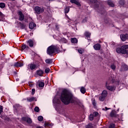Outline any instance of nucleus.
Instances as JSON below:
<instances>
[{"mask_svg": "<svg viewBox=\"0 0 128 128\" xmlns=\"http://www.w3.org/2000/svg\"><path fill=\"white\" fill-rule=\"evenodd\" d=\"M72 94L64 90L62 92L60 100L64 104H68L70 102H72Z\"/></svg>", "mask_w": 128, "mask_h": 128, "instance_id": "1", "label": "nucleus"}, {"mask_svg": "<svg viewBox=\"0 0 128 128\" xmlns=\"http://www.w3.org/2000/svg\"><path fill=\"white\" fill-rule=\"evenodd\" d=\"M60 95H58V94H57L53 99V104L56 110L58 112L59 114H63L64 108L62 104H60Z\"/></svg>", "mask_w": 128, "mask_h": 128, "instance_id": "2", "label": "nucleus"}, {"mask_svg": "<svg viewBox=\"0 0 128 128\" xmlns=\"http://www.w3.org/2000/svg\"><path fill=\"white\" fill-rule=\"evenodd\" d=\"M116 84V86H118L120 84V82L118 81H114V79L112 80V78H110L106 82V86L107 89L108 90H110V92H114L116 90V86H110V84Z\"/></svg>", "mask_w": 128, "mask_h": 128, "instance_id": "3", "label": "nucleus"}, {"mask_svg": "<svg viewBox=\"0 0 128 128\" xmlns=\"http://www.w3.org/2000/svg\"><path fill=\"white\" fill-rule=\"evenodd\" d=\"M60 46H58L56 45H52L49 46L47 49V54H49V56H52L54 54H56L58 52L60 51Z\"/></svg>", "mask_w": 128, "mask_h": 128, "instance_id": "4", "label": "nucleus"}, {"mask_svg": "<svg viewBox=\"0 0 128 128\" xmlns=\"http://www.w3.org/2000/svg\"><path fill=\"white\" fill-rule=\"evenodd\" d=\"M106 96H108V92L106 90H103L102 96H100V100L104 102V98H106Z\"/></svg>", "mask_w": 128, "mask_h": 128, "instance_id": "5", "label": "nucleus"}, {"mask_svg": "<svg viewBox=\"0 0 128 128\" xmlns=\"http://www.w3.org/2000/svg\"><path fill=\"white\" fill-rule=\"evenodd\" d=\"M90 2L94 4V9L96 10L98 12H100V10L98 9V0H89Z\"/></svg>", "mask_w": 128, "mask_h": 128, "instance_id": "6", "label": "nucleus"}, {"mask_svg": "<svg viewBox=\"0 0 128 128\" xmlns=\"http://www.w3.org/2000/svg\"><path fill=\"white\" fill-rule=\"evenodd\" d=\"M34 10L36 12V14H40V12H44V9L43 8H40L38 6H36Z\"/></svg>", "mask_w": 128, "mask_h": 128, "instance_id": "7", "label": "nucleus"}, {"mask_svg": "<svg viewBox=\"0 0 128 128\" xmlns=\"http://www.w3.org/2000/svg\"><path fill=\"white\" fill-rule=\"evenodd\" d=\"M122 54H128V45H124L122 46Z\"/></svg>", "mask_w": 128, "mask_h": 128, "instance_id": "8", "label": "nucleus"}, {"mask_svg": "<svg viewBox=\"0 0 128 128\" xmlns=\"http://www.w3.org/2000/svg\"><path fill=\"white\" fill-rule=\"evenodd\" d=\"M27 68L28 70H36V64H28Z\"/></svg>", "mask_w": 128, "mask_h": 128, "instance_id": "9", "label": "nucleus"}, {"mask_svg": "<svg viewBox=\"0 0 128 128\" xmlns=\"http://www.w3.org/2000/svg\"><path fill=\"white\" fill-rule=\"evenodd\" d=\"M120 39L122 40V42H126V40H128V34H122L120 36Z\"/></svg>", "mask_w": 128, "mask_h": 128, "instance_id": "10", "label": "nucleus"}, {"mask_svg": "<svg viewBox=\"0 0 128 128\" xmlns=\"http://www.w3.org/2000/svg\"><path fill=\"white\" fill-rule=\"evenodd\" d=\"M22 120H24V122H28V124H32V119L28 117H22Z\"/></svg>", "mask_w": 128, "mask_h": 128, "instance_id": "11", "label": "nucleus"}, {"mask_svg": "<svg viewBox=\"0 0 128 128\" xmlns=\"http://www.w3.org/2000/svg\"><path fill=\"white\" fill-rule=\"evenodd\" d=\"M14 66H16L17 68H21V66H24V63L22 62H16L14 64Z\"/></svg>", "mask_w": 128, "mask_h": 128, "instance_id": "12", "label": "nucleus"}, {"mask_svg": "<svg viewBox=\"0 0 128 128\" xmlns=\"http://www.w3.org/2000/svg\"><path fill=\"white\" fill-rule=\"evenodd\" d=\"M70 2L72 4H76L78 6H81L80 3L76 0H70Z\"/></svg>", "mask_w": 128, "mask_h": 128, "instance_id": "13", "label": "nucleus"}, {"mask_svg": "<svg viewBox=\"0 0 128 128\" xmlns=\"http://www.w3.org/2000/svg\"><path fill=\"white\" fill-rule=\"evenodd\" d=\"M18 14L20 20H24V16L22 14V12H19Z\"/></svg>", "mask_w": 128, "mask_h": 128, "instance_id": "14", "label": "nucleus"}, {"mask_svg": "<svg viewBox=\"0 0 128 128\" xmlns=\"http://www.w3.org/2000/svg\"><path fill=\"white\" fill-rule=\"evenodd\" d=\"M94 48L96 50H100V44H97L94 45Z\"/></svg>", "mask_w": 128, "mask_h": 128, "instance_id": "15", "label": "nucleus"}, {"mask_svg": "<svg viewBox=\"0 0 128 128\" xmlns=\"http://www.w3.org/2000/svg\"><path fill=\"white\" fill-rule=\"evenodd\" d=\"M36 26V24L32 22H30L29 24V28L30 30H34V28Z\"/></svg>", "mask_w": 128, "mask_h": 128, "instance_id": "16", "label": "nucleus"}, {"mask_svg": "<svg viewBox=\"0 0 128 128\" xmlns=\"http://www.w3.org/2000/svg\"><path fill=\"white\" fill-rule=\"evenodd\" d=\"M116 52L117 54H122V46L121 48H118L116 49Z\"/></svg>", "mask_w": 128, "mask_h": 128, "instance_id": "17", "label": "nucleus"}, {"mask_svg": "<svg viewBox=\"0 0 128 128\" xmlns=\"http://www.w3.org/2000/svg\"><path fill=\"white\" fill-rule=\"evenodd\" d=\"M36 74L38 76H42V74H44V71H42V70H38L36 71Z\"/></svg>", "mask_w": 128, "mask_h": 128, "instance_id": "18", "label": "nucleus"}, {"mask_svg": "<svg viewBox=\"0 0 128 128\" xmlns=\"http://www.w3.org/2000/svg\"><path fill=\"white\" fill-rule=\"evenodd\" d=\"M70 22H72V24H78V22H80V20H76L75 21H74L72 20H70Z\"/></svg>", "mask_w": 128, "mask_h": 128, "instance_id": "19", "label": "nucleus"}, {"mask_svg": "<svg viewBox=\"0 0 128 128\" xmlns=\"http://www.w3.org/2000/svg\"><path fill=\"white\" fill-rule=\"evenodd\" d=\"M34 41L32 40H29L28 41V44L31 48L34 46Z\"/></svg>", "mask_w": 128, "mask_h": 128, "instance_id": "20", "label": "nucleus"}, {"mask_svg": "<svg viewBox=\"0 0 128 128\" xmlns=\"http://www.w3.org/2000/svg\"><path fill=\"white\" fill-rule=\"evenodd\" d=\"M110 116H114V118H116V116H117V115H116V112L114 111V110H112V111L110 112Z\"/></svg>", "mask_w": 128, "mask_h": 128, "instance_id": "21", "label": "nucleus"}, {"mask_svg": "<svg viewBox=\"0 0 128 128\" xmlns=\"http://www.w3.org/2000/svg\"><path fill=\"white\" fill-rule=\"evenodd\" d=\"M71 42L72 44H76L78 42V39H76V38H72Z\"/></svg>", "mask_w": 128, "mask_h": 128, "instance_id": "22", "label": "nucleus"}, {"mask_svg": "<svg viewBox=\"0 0 128 128\" xmlns=\"http://www.w3.org/2000/svg\"><path fill=\"white\" fill-rule=\"evenodd\" d=\"M27 100L28 102H32L34 100H35V102L36 101V98H34V97L28 98H27Z\"/></svg>", "mask_w": 128, "mask_h": 128, "instance_id": "23", "label": "nucleus"}, {"mask_svg": "<svg viewBox=\"0 0 128 128\" xmlns=\"http://www.w3.org/2000/svg\"><path fill=\"white\" fill-rule=\"evenodd\" d=\"M38 86L39 88H44V83L42 82H38Z\"/></svg>", "mask_w": 128, "mask_h": 128, "instance_id": "24", "label": "nucleus"}, {"mask_svg": "<svg viewBox=\"0 0 128 128\" xmlns=\"http://www.w3.org/2000/svg\"><path fill=\"white\" fill-rule=\"evenodd\" d=\"M80 90L82 94H86V88L84 87H81Z\"/></svg>", "mask_w": 128, "mask_h": 128, "instance_id": "25", "label": "nucleus"}, {"mask_svg": "<svg viewBox=\"0 0 128 128\" xmlns=\"http://www.w3.org/2000/svg\"><path fill=\"white\" fill-rule=\"evenodd\" d=\"M45 62H46V64H52V60L47 59L46 60Z\"/></svg>", "mask_w": 128, "mask_h": 128, "instance_id": "26", "label": "nucleus"}, {"mask_svg": "<svg viewBox=\"0 0 128 128\" xmlns=\"http://www.w3.org/2000/svg\"><path fill=\"white\" fill-rule=\"evenodd\" d=\"M87 20H88V17H84V18H83L82 21V23L84 24L85 22H86Z\"/></svg>", "mask_w": 128, "mask_h": 128, "instance_id": "27", "label": "nucleus"}, {"mask_svg": "<svg viewBox=\"0 0 128 128\" xmlns=\"http://www.w3.org/2000/svg\"><path fill=\"white\" fill-rule=\"evenodd\" d=\"M108 4L110 6H114V3H112V2L110 0L108 1Z\"/></svg>", "mask_w": 128, "mask_h": 128, "instance_id": "28", "label": "nucleus"}, {"mask_svg": "<svg viewBox=\"0 0 128 128\" xmlns=\"http://www.w3.org/2000/svg\"><path fill=\"white\" fill-rule=\"evenodd\" d=\"M70 12V8L66 7L64 9V12L65 14H68V12Z\"/></svg>", "mask_w": 128, "mask_h": 128, "instance_id": "29", "label": "nucleus"}, {"mask_svg": "<svg viewBox=\"0 0 128 128\" xmlns=\"http://www.w3.org/2000/svg\"><path fill=\"white\" fill-rule=\"evenodd\" d=\"M4 18V15L0 12V20H2V19Z\"/></svg>", "mask_w": 128, "mask_h": 128, "instance_id": "30", "label": "nucleus"}, {"mask_svg": "<svg viewBox=\"0 0 128 128\" xmlns=\"http://www.w3.org/2000/svg\"><path fill=\"white\" fill-rule=\"evenodd\" d=\"M84 35L86 38H90V32H85Z\"/></svg>", "mask_w": 128, "mask_h": 128, "instance_id": "31", "label": "nucleus"}, {"mask_svg": "<svg viewBox=\"0 0 128 128\" xmlns=\"http://www.w3.org/2000/svg\"><path fill=\"white\" fill-rule=\"evenodd\" d=\"M78 52H79V54H81L84 52V50L82 48H80L78 50Z\"/></svg>", "mask_w": 128, "mask_h": 128, "instance_id": "32", "label": "nucleus"}, {"mask_svg": "<svg viewBox=\"0 0 128 128\" xmlns=\"http://www.w3.org/2000/svg\"><path fill=\"white\" fill-rule=\"evenodd\" d=\"M123 70H128V66L124 64L122 66Z\"/></svg>", "mask_w": 128, "mask_h": 128, "instance_id": "33", "label": "nucleus"}, {"mask_svg": "<svg viewBox=\"0 0 128 128\" xmlns=\"http://www.w3.org/2000/svg\"><path fill=\"white\" fill-rule=\"evenodd\" d=\"M6 6V4H4V3H0V8H5Z\"/></svg>", "mask_w": 128, "mask_h": 128, "instance_id": "34", "label": "nucleus"}, {"mask_svg": "<svg viewBox=\"0 0 128 128\" xmlns=\"http://www.w3.org/2000/svg\"><path fill=\"white\" fill-rule=\"evenodd\" d=\"M28 48V46H26V44H24L21 47V48H22V50H26V48Z\"/></svg>", "mask_w": 128, "mask_h": 128, "instance_id": "35", "label": "nucleus"}, {"mask_svg": "<svg viewBox=\"0 0 128 128\" xmlns=\"http://www.w3.org/2000/svg\"><path fill=\"white\" fill-rule=\"evenodd\" d=\"M42 120H44V117L42 116H39L38 117V120H39V122H42Z\"/></svg>", "mask_w": 128, "mask_h": 128, "instance_id": "36", "label": "nucleus"}, {"mask_svg": "<svg viewBox=\"0 0 128 128\" xmlns=\"http://www.w3.org/2000/svg\"><path fill=\"white\" fill-rule=\"evenodd\" d=\"M92 102L93 106H96V100H94V98H92Z\"/></svg>", "mask_w": 128, "mask_h": 128, "instance_id": "37", "label": "nucleus"}, {"mask_svg": "<svg viewBox=\"0 0 128 128\" xmlns=\"http://www.w3.org/2000/svg\"><path fill=\"white\" fill-rule=\"evenodd\" d=\"M89 118L90 120H94V114H90Z\"/></svg>", "mask_w": 128, "mask_h": 128, "instance_id": "38", "label": "nucleus"}, {"mask_svg": "<svg viewBox=\"0 0 128 128\" xmlns=\"http://www.w3.org/2000/svg\"><path fill=\"white\" fill-rule=\"evenodd\" d=\"M34 110L36 112H40V108L38 106H36L34 108Z\"/></svg>", "mask_w": 128, "mask_h": 128, "instance_id": "39", "label": "nucleus"}, {"mask_svg": "<svg viewBox=\"0 0 128 128\" xmlns=\"http://www.w3.org/2000/svg\"><path fill=\"white\" fill-rule=\"evenodd\" d=\"M61 40H62V42H64V44H66V42H68V40H66V39L64 38H62Z\"/></svg>", "mask_w": 128, "mask_h": 128, "instance_id": "40", "label": "nucleus"}, {"mask_svg": "<svg viewBox=\"0 0 128 128\" xmlns=\"http://www.w3.org/2000/svg\"><path fill=\"white\" fill-rule=\"evenodd\" d=\"M121 6H124V0H121L120 2H119Z\"/></svg>", "mask_w": 128, "mask_h": 128, "instance_id": "41", "label": "nucleus"}, {"mask_svg": "<svg viewBox=\"0 0 128 128\" xmlns=\"http://www.w3.org/2000/svg\"><path fill=\"white\" fill-rule=\"evenodd\" d=\"M86 128H92V124H89L86 127Z\"/></svg>", "mask_w": 128, "mask_h": 128, "instance_id": "42", "label": "nucleus"}, {"mask_svg": "<svg viewBox=\"0 0 128 128\" xmlns=\"http://www.w3.org/2000/svg\"><path fill=\"white\" fill-rule=\"evenodd\" d=\"M45 72H46V74H48V72H50V69H49V68H46L45 69Z\"/></svg>", "mask_w": 128, "mask_h": 128, "instance_id": "43", "label": "nucleus"}, {"mask_svg": "<svg viewBox=\"0 0 128 128\" xmlns=\"http://www.w3.org/2000/svg\"><path fill=\"white\" fill-rule=\"evenodd\" d=\"M115 125L114 124H111L108 128H114Z\"/></svg>", "mask_w": 128, "mask_h": 128, "instance_id": "44", "label": "nucleus"}, {"mask_svg": "<svg viewBox=\"0 0 128 128\" xmlns=\"http://www.w3.org/2000/svg\"><path fill=\"white\" fill-rule=\"evenodd\" d=\"M110 68H112V70H116V66H114V64L111 65Z\"/></svg>", "mask_w": 128, "mask_h": 128, "instance_id": "45", "label": "nucleus"}, {"mask_svg": "<svg viewBox=\"0 0 128 128\" xmlns=\"http://www.w3.org/2000/svg\"><path fill=\"white\" fill-rule=\"evenodd\" d=\"M2 106H0V114H2Z\"/></svg>", "mask_w": 128, "mask_h": 128, "instance_id": "46", "label": "nucleus"}, {"mask_svg": "<svg viewBox=\"0 0 128 128\" xmlns=\"http://www.w3.org/2000/svg\"><path fill=\"white\" fill-rule=\"evenodd\" d=\"M94 116H98V112H94Z\"/></svg>", "mask_w": 128, "mask_h": 128, "instance_id": "47", "label": "nucleus"}, {"mask_svg": "<svg viewBox=\"0 0 128 128\" xmlns=\"http://www.w3.org/2000/svg\"><path fill=\"white\" fill-rule=\"evenodd\" d=\"M45 126H50V123H45Z\"/></svg>", "mask_w": 128, "mask_h": 128, "instance_id": "48", "label": "nucleus"}, {"mask_svg": "<svg viewBox=\"0 0 128 128\" xmlns=\"http://www.w3.org/2000/svg\"><path fill=\"white\" fill-rule=\"evenodd\" d=\"M34 92H36V90L32 89V94H34Z\"/></svg>", "mask_w": 128, "mask_h": 128, "instance_id": "49", "label": "nucleus"}, {"mask_svg": "<svg viewBox=\"0 0 128 128\" xmlns=\"http://www.w3.org/2000/svg\"><path fill=\"white\" fill-rule=\"evenodd\" d=\"M103 110H110V108H108L107 107H105V108L102 109Z\"/></svg>", "mask_w": 128, "mask_h": 128, "instance_id": "50", "label": "nucleus"}, {"mask_svg": "<svg viewBox=\"0 0 128 128\" xmlns=\"http://www.w3.org/2000/svg\"><path fill=\"white\" fill-rule=\"evenodd\" d=\"M56 28H57V30H58V28H60V26L56 25Z\"/></svg>", "mask_w": 128, "mask_h": 128, "instance_id": "51", "label": "nucleus"}, {"mask_svg": "<svg viewBox=\"0 0 128 128\" xmlns=\"http://www.w3.org/2000/svg\"><path fill=\"white\" fill-rule=\"evenodd\" d=\"M25 26H24V24H22V26H21V28H25Z\"/></svg>", "mask_w": 128, "mask_h": 128, "instance_id": "52", "label": "nucleus"}, {"mask_svg": "<svg viewBox=\"0 0 128 128\" xmlns=\"http://www.w3.org/2000/svg\"><path fill=\"white\" fill-rule=\"evenodd\" d=\"M111 44H112V46H114V42H111Z\"/></svg>", "mask_w": 128, "mask_h": 128, "instance_id": "53", "label": "nucleus"}, {"mask_svg": "<svg viewBox=\"0 0 128 128\" xmlns=\"http://www.w3.org/2000/svg\"><path fill=\"white\" fill-rule=\"evenodd\" d=\"M37 128H44V127H42V126H38V127H37Z\"/></svg>", "mask_w": 128, "mask_h": 128, "instance_id": "54", "label": "nucleus"}, {"mask_svg": "<svg viewBox=\"0 0 128 128\" xmlns=\"http://www.w3.org/2000/svg\"><path fill=\"white\" fill-rule=\"evenodd\" d=\"M30 87H32V84H30Z\"/></svg>", "mask_w": 128, "mask_h": 128, "instance_id": "55", "label": "nucleus"}, {"mask_svg": "<svg viewBox=\"0 0 128 128\" xmlns=\"http://www.w3.org/2000/svg\"><path fill=\"white\" fill-rule=\"evenodd\" d=\"M12 0V2H14V0Z\"/></svg>", "mask_w": 128, "mask_h": 128, "instance_id": "56", "label": "nucleus"}, {"mask_svg": "<svg viewBox=\"0 0 128 128\" xmlns=\"http://www.w3.org/2000/svg\"><path fill=\"white\" fill-rule=\"evenodd\" d=\"M49 0L50 2V1H52V0Z\"/></svg>", "mask_w": 128, "mask_h": 128, "instance_id": "57", "label": "nucleus"}, {"mask_svg": "<svg viewBox=\"0 0 128 128\" xmlns=\"http://www.w3.org/2000/svg\"><path fill=\"white\" fill-rule=\"evenodd\" d=\"M60 48H62V46Z\"/></svg>", "mask_w": 128, "mask_h": 128, "instance_id": "58", "label": "nucleus"}]
</instances>
